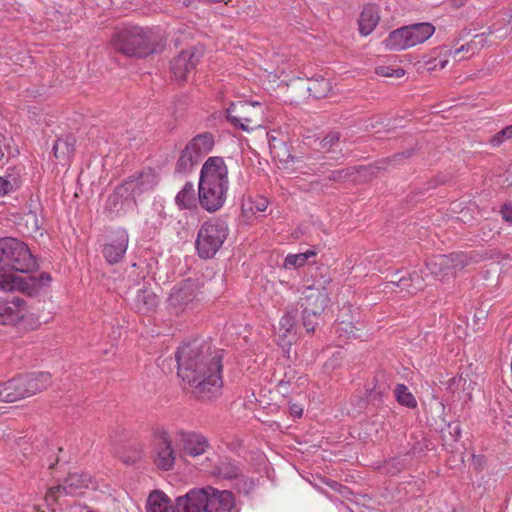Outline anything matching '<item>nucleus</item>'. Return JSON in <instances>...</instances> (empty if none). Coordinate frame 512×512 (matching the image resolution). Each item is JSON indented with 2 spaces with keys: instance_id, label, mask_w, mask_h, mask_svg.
Wrapping results in <instances>:
<instances>
[{
  "instance_id": "18",
  "label": "nucleus",
  "mask_w": 512,
  "mask_h": 512,
  "mask_svg": "<svg viewBox=\"0 0 512 512\" xmlns=\"http://www.w3.org/2000/svg\"><path fill=\"white\" fill-rule=\"evenodd\" d=\"M28 308L25 300L14 297L12 300H0V324L16 325L25 318Z\"/></svg>"
},
{
  "instance_id": "14",
  "label": "nucleus",
  "mask_w": 512,
  "mask_h": 512,
  "mask_svg": "<svg viewBox=\"0 0 512 512\" xmlns=\"http://www.w3.org/2000/svg\"><path fill=\"white\" fill-rule=\"evenodd\" d=\"M204 492L205 512H230L234 506V496L230 491L218 490L211 486L201 488Z\"/></svg>"
},
{
  "instance_id": "30",
  "label": "nucleus",
  "mask_w": 512,
  "mask_h": 512,
  "mask_svg": "<svg viewBox=\"0 0 512 512\" xmlns=\"http://www.w3.org/2000/svg\"><path fill=\"white\" fill-rule=\"evenodd\" d=\"M76 139L73 135H65L58 138L53 145L54 156L63 161H68L74 154Z\"/></svg>"
},
{
  "instance_id": "45",
  "label": "nucleus",
  "mask_w": 512,
  "mask_h": 512,
  "mask_svg": "<svg viewBox=\"0 0 512 512\" xmlns=\"http://www.w3.org/2000/svg\"><path fill=\"white\" fill-rule=\"evenodd\" d=\"M293 379L294 371L290 370L289 372H286L284 378L281 379L277 384L278 391L281 392L283 395L288 393V386Z\"/></svg>"
},
{
  "instance_id": "41",
  "label": "nucleus",
  "mask_w": 512,
  "mask_h": 512,
  "mask_svg": "<svg viewBox=\"0 0 512 512\" xmlns=\"http://www.w3.org/2000/svg\"><path fill=\"white\" fill-rule=\"evenodd\" d=\"M512 139V124L506 126L490 139V144L493 147H498L507 140Z\"/></svg>"
},
{
  "instance_id": "38",
  "label": "nucleus",
  "mask_w": 512,
  "mask_h": 512,
  "mask_svg": "<svg viewBox=\"0 0 512 512\" xmlns=\"http://www.w3.org/2000/svg\"><path fill=\"white\" fill-rule=\"evenodd\" d=\"M19 400V394L16 393V388L13 379L0 383V401L2 402H15Z\"/></svg>"
},
{
  "instance_id": "3",
  "label": "nucleus",
  "mask_w": 512,
  "mask_h": 512,
  "mask_svg": "<svg viewBox=\"0 0 512 512\" xmlns=\"http://www.w3.org/2000/svg\"><path fill=\"white\" fill-rule=\"evenodd\" d=\"M38 263L28 245L13 237L0 238V272L32 273Z\"/></svg>"
},
{
  "instance_id": "4",
  "label": "nucleus",
  "mask_w": 512,
  "mask_h": 512,
  "mask_svg": "<svg viewBox=\"0 0 512 512\" xmlns=\"http://www.w3.org/2000/svg\"><path fill=\"white\" fill-rule=\"evenodd\" d=\"M112 45L117 51L131 57H146L156 50L152 32L138 26L117 31Z\"/></svg>"
},
{
  "instance_id": "33",
  "label": "nucleus",
  "mask_w": 512,
  "mask_h": 512,
  "mask_svg": "<svg viewBox=\"0 0 512 512\" xmlns=\"http://www.w3.org/2000/svg\"><path fill=\"white\" fill-rule=\"evenodd\" d=\"M316 254V251L313 249H309L301 253L288 254L285 257L283 266L286 269L302 267L306 264L309 258L316 256Z\"/></svg>"
},
{
  "instance_id": "52",
  "label": "nucleus",
  "mask_w": 512,
  "mask_h": 512,
  "mask_svg": "<svg viewBox=\"0 0 512 512\" xmlns=\"http://www.w3.org/2000/svg\"><path fill=\"white\" fill-rule=\"evenodd\" d=\"M399 277L400 276H399L398 272L393 274L391 276V280L385 284L384 290H387V289H391L392 290L395 287V284L393 283V281H397Z\"/></svg>"
},
{
  "instance_id": "8",
  "label": "nucleus",
  "mask_w": 512,
  "mask_h": 512,
  "mask_svg": "<svg viewBox=\"0 0 512 512\" xmlns=\"http://www.w3.org/2000/svg\"><path fill=\"white\" fill-rule=\"evenodd\" d=\"M14 271H5L0 274V290L5 293L21 292L28 296L38 294L51 282L50 274L42 272L39 276L23 277Z\"/></svg>"
},
{
  "instance_id": "37",
  "label": "nucleus",
  "mask_w": 512,
  "mask_h": 512,
  "mask_svg": "<svg viewBox=\"0 0 512 512\" xmlns=\"http://www.w3.org/2000/svg\"><path fill=\"white\" fill-rule=\"evenodd\" d=\"M302 310V324L305 327L308 333L314 332L316 326L318 325V318L321 313H316L315 310L310 307L301 306Z\"/></svg>"
},
{
  "instance_id": "6",
  "label": "nucleus",
  "mask_w": 512,
  "mask_h": 512,
  "mask_svg": "<svg viewBox=\"0 0 512 512\" xmlns=\"http://www.w3.org/2000/svg\"><path fill=\"white\" fill-rule=\"evenodd\" d=\"M227 223L219 218L204 222L198 230L196 250L200 258L210 259L222 247L228 236Z\"/></svg>"
},
{
  "instance_id": "43",
  "label": "nucleus",
  "mask_w": 512,
  "mask_h": 512,
  "mask_svg": "<svg viewBox=\"0 0 512 512\" xmlns=\"http://www.w3.org/2000/svg\"><path fill=\"white\" fill-rule=\"evenodd\" d=\"M377 75L383 77H394L401 78L405 74V70L402 68H394L387 65H381L376 68Z\"/></svg>"
},
{
  "instance_id": "27",
  "label": "nucleus",
  "mask_w": 512,
  "mask_h": 512,
  "mask_svg": "<svg viewBox=\"0 0 512 512\" xmlns=\"http://www.w3.org/2000/svg\"><path fill=\"white\" fill-rule=\"evenodd\" d=\"M212 475L225 480L242 479L243 475L237 463L230 459L220 460L213 468Z\"/></svg>"
},
{
  "instance_id": "5",
  "label": "nucleus",
  "mask_w": 512,
  "mask_h": 512,
  "mask_svg": "<svg viewBox=\"0 0 512 512\" xmlns=\"http://www.w3.org/2000/svg\"><path fill=\"white\" fill-rule=\"evenodd\" d=\"M214 136L210 132L197 134L180 151L175 163L174 174L187 176L200 163L202 158L212 151Z\"/></svg>"
},
{
  "instance_id": "51",
  "label": "nucleus",
  "mask_w": 512,
  "mask_h": 512,
  "mask_svg": "<svg viewBox=\"0 0 512 512\" xmlns=\"http://www.w3.org/2000/svg\"><path fill=\"white\" fill-rule=\"evenodd\" d=\"M5 142V138L0 135V165H4L5 163V151L3 149V146Z\"/></svg>"
},
{
  "instance_id": "11",
  "label": "nucleus",
  "mask_w": 512,
  "mask_h": 512,
  "mask_svg": "<svg viewBox=\"0 0 512 512\" xmlns=\"http://www.w3.org/2000/svg\"><path fill=\"white\" fill-rule=\"evenodd\" d=\"M91 483V476L87 473H70L63 484L49 488L46 494L47 502H55L61 495L75 496L83 489L88 488Z\"/></svg>"
},
{
  "instance_id": "32",
  "label": "nucleus",
  "mask_w": 512,
  "mask_h": 512,
  "mask_svg": "<svg viewBox=\"0 0 512 512\" xmlns=\"http://www.w3.org/2000/svg\"><path fill=\"white\" fill-rule=\"evenodd\" d=\"M176 204L183 209H191L196 205L195 189L192 182H186L175 197Z\"/></svg>"
},
{
  "instance_id": "2",
  "label": "nucleus",
  "mask_w": 512,
  "mask_h": 512,
  "mask_svg": "<svg viewBox=\"0 0 512 512\" xmlns=\"http://www.w3.org/2000/svg\"><path fill=\"white\" fill-rule=\"evenodd\" d=\"M229 190L228 167L222 157H209L202 165L198 183V199L201 207L215 212L226 202Z\"/></svg>"
},
{
  "instance_id": "22",
  "label": "nucleus",
  "mask_w": 512,
  "mask_h": 512,
  "mask_svg": "<svg viewBox=\"0 0 512 512\" xmlns=\"http://www.w3.org/2000/svg\"><path fill=\"white\" fill-rule=\"evenodd\" d=\"M204 492L201 488L189 490L185 495L179 496L176 501V512H205Z\"/></svg>"
},
{
  "instance_id": "15",
  "label": "nucleus",
  "mask_w": 512,
  "mask_h": 512,
  "mask_svg": "<svg viewBox=\"0 0 512 512\" xmlns=\"http://www.w3.org/2000/svg\"><path fill=\"white\" fill-rule=\"evenodd\" d=\"M177 441L184 454L190 457L203 455L211 448L208 439L194 431H179Z\"/></svg>"
},
{
  "instance_id": "29",
  "label": "nucleus",
  "mask_w": 512,
  "mask_h": 512,
  "mask_svg": "<svg viewBox=\"0 0 512 512\" xmlns=\"http://www.w3.org/2000/svg\"><path fill=\"white\" fill-rule=\"evenodd\" d=\"M379 14L374 5H367L363 8L359 18V32L362 36L372 33L379 22Z\"/></svg>"
},
{
  "instance_id": "9",
  "label": "nucleus",
  "mask_w": 512,
  "mask_h": 512,
  "mask_svg": "<svg viewBox=\"0 0 512 512\" xmlns=\"http://www.w3.org/2000/svg\"><path fill=\"white\" fill-rule=\"evenodd\" d=\"M227 119L241 130L250 132L261 127L264 110L259 102L240 101L226 109Z\"/></svg>"
},
{
  "instance_id": "34",
  "label": "nucleus",
  "mask_w": 512,
  "mask_h": 512,
  "mask_svg": "<svg viewBox=\"0 0 512 512\" xmlns=\"http://www.w3.org/2000/svg\"><path fill=\"white\" fill-rule=\"evenodd\" d=\"M395 398L397 402L405 406L407 408H415L417 406V401L414 395L409 391L406 385L397 384L394 390Z\"/></svg>"
},
{
  "instance_id": "19",
  "label": "nucleus",
  "mask_w": 512,
  "mask_h": 512,
  "mask_svg": "<svg viewBox=\"0 0 512 512\" xmlns=\"http://www.w3.org/2000/svg\"><path fill=\"white\" fill-rule=\"evenodd\" d=\"M467 265V257L462 253H453L450 255H438L426 263L427 270L431 274H438L444 270L458 271Z\"/></svg>"
},
{
  "instance_id": "25",
  "label": "nucleus",
  "mask_w": 512,
  "mask_h": 512,
  "mask_svg": "<svg viewBox=\"0 0 512 512\" xmlns=\"http://www.w3.org/2000/svg\"><path fill=\"white\" fill-rule=\"evenodd\" d=\"M159 299L156 293L151 289L141 288L133 298L132 307L141 314H147L154 311L158 306Z\"/></svg>"
},
{
  "instance_id": "55",
  "label": "nucleus",
  "mask_w": 512,
  "mask_h": 512,
  "mask_svg": "<svg viewBox=\"0 0 512 512\" xmlns=\"http://www.w3.org/2000/svg\"><path fill=\"white\" fill-rule=\"evenodd\" d=\"M57 461H58V460H56L55 462L51 463V464L49 465V468H53V467L56 465Z\"/></svg>"
},
{
  "instance_id": "10",
  "label": "nucleus",
  "mask_w": 512,
  "mask_h": 512,
  "mask_svg": "<svg viewBox=\"0 0 512 512\" xmlns=\"http://www.w3.org/2000/svg\"><path fill=\"white\" fill-rule=\"evenodd\" d=\"M200 300L198 283L187 279L172 289L168 304L176 313H180L198 308Z\"/></svg>"
},
{
  "instance_id": "53",
  "label": "nucleus",
  "mask_w": 512,
  "mask_h": 512,
  "mask_svg": "<svg viewBox=\"0 0 512 512\" xmlns=\"http://www.w3.org/2000/svg\"><path fill=\"white\" fill-rule=\"evenodd\" d=\"M456 6H463L468 0H451Z\"/></svg>"
},
{
  "instance_id": "20",
  "label": "nucleus",
  "mask_w": 512,
  "mask_h": 512,
  "mask_svg": "<svg viewBox=\"0 0 512 512\" xmlns=\"http://www.w3.org/2000/svg\"><path fill=\"white\" fill-rule=\"evenodd\" d=\"M200 54L195 49L182 51L171 62V71L178 81H184L187 74L192 71L199 62Z\"/></svg>"
},
{
  "instance_id": "35",
  "label": "nucleus",
  "mask_w": 512,
  "mask_h": 512,
  "mask_svg": "<svg viewBox=\"0 0 512 512\" xmlns=\"http://www.w3.org/2000/svg\"><path fill=\"white\" fill-rule=\"evenodd\" d=\"M330 88L329 81L323 77L310 81L307 86L310 95L316 99L325 97L330 91Z\"/></svg>"
},
{
  "instance_id": "28",
  "label": "nucleus",
  "mask_w": 512,
  "mask_h": 512,
  "mask_svg": "<svg viewBox=\"0 0 512 512\" xmlns=\"http://www.w3.org/2000/svg\"><path fill=\"white\" fill-rule=\"evenodd\" d=\"M464 49H465L464 45H462L460 48L455 49V50H452L447 47L436 48L434 50V54L436 56L427 62V69L430 71L444 69L449 62V58L456 57Z\"/></svg>"
},
{
  "instance_id": "24",
  "label": "nucleus",
  "mask_w": 512,
  "mask_h": 512,
  "mask_svg": "<svg viewBox=\"0 0 512 512\" xmlns=\"http://www.w3.org/2000/svg\"><path fill=\"white\" fill-rule=\"evenodd\" d=\"M330 292L327 287L309 286L305 295V302L301 306L310 307L316 313H322L330 301Z\"/></svg>"
},
{
  "instance_id": "44",
  "label": "nucleus",
  "mask_w": 512,
  "mask_h": 512,
  "mask_svg": "<svg viewBox=\"0 0 512 512\" xmlns=\"http://www.w3.org/2000/svg\"><path fill=\"white\" fill-rule=\"evenodd\" d=\"M248 209L253 213L264 212L268 207V200L264 197H257L256 199L249 201Z\"/></svg>"
},
{
  "instance_id": "36",
  "label": "nucleus",
  "mask_w": 512,
  "mask_h": 512,
  "mask_svg": "<svg viewBox=\"0 0 512 512\" xmlns=\"http://www.w3.org/2000/svg\"><path fill=\"white\" fill-rule=\"evenodd\" d=\"M20 186L19 177L13 174H8L0 177V196L8 195Z\"/></svg>"
},
{
  "instance_id": "1",
  "label": "nucleus",
  "mask_w": 512,
  "mask_h": 512,
  "mask_svg": "<svg viewBox=\"0 0 512 512\" xmlns=\"http://www.w3.org/2000/svg\"><path fill=\"white\" fill-rule=\"evenodd\" d=\"M222 351L209 341L194 339L177 350V374L195 397L210 400L220 394L223 386Z\"/></svg>"
},
{
  "instance_id": "48",
  "label": "nucleus",
  "mask_w": 512,
  "mask_h": 512,
  "mask_svg": "<svg viewBox=\"0 0 512 512\" xmlns=\"http://www.w3.org/2000/svg\"><path fill=\"white\" fill-rule=\"evenodd\" d=\"M142 457V453L140 450H135L133 456H123V462L127 465H132L140 460Z\"/></svg>"
},
{
  "instance_id": "16",
  "label": "nucleus",
  "mask_w": 512,
  "mask_h": 512,
  "mask_svg": "<svg viewBox=\"0 0 512 512\" xmlns=\"http://www.w3.org/2000/svg\"><path fill=\"white\" fill-rule=\"evenodd\" d=\"M136 206V201L122 183L107 197L104 209L111 216H114L118 215L120 212H126L134 209Z\"/></svg>"
},
{
  "instance_id": "39",
  "label": "nucleus",
  "mask_w": 512,
  "mask_h": 512,
  "mask_svg": "<svg viewBox=\"0 0 512 512\" xmlns=\"http://www.w3.org/2000/svg\"><path fill=\"white\" fill-rule=\"evenodd\" d=\"M24 221L30 233L38 232L44 223V218L36 211H29L24 215Z\"/></svg>"
},
{
  "instance_id": "12",
  "label": "nucleus",
  "mask_w": 512,
  "mask_h": 512,
  "mask_svg": "<svg viewBox=\"0 0 512 512\" xmlns=\"http://www.w3.org/2000/svg\"><path fill=\"white\" fill-rule=\"evenodd\" d=\"M51 376L47 372L30 373L13 378L19 400L30 397L50 384Z\"/></svg>"
},
{
  "instance_id": "54",
  "label": "nucleus",
  "mask_w": 512,
  "mask_h": 512,
  "mask_svg": "<svg viewBox=\"0 0 512 512\" xmlns=\"http://www.w3.org/2000/svg\"><path fill=\"white\" fill-rule=\"evenodd\" d=\"M454 433H455V435H456L457 437H459V436H460V429H459V426H458V425H456V426L454 427Z\"/></svg>"
},
{
  "instance_id": "47",
  "label": "nucleus",
  "mask_w": 512,
  "mask_h": 512,
  "mask_svg": "<svg viewBox=\"0 0 512 512\" xmlns=\"http://www.w3.org/2000/svg\"><path fill=\"white\" fill-rule=\"evenodd\" d=\"M336 330L337 332L345 331L349 336L352 335L353 337H356V334L354 333V326L351 323L342 322L336 327Z\"/></svg>"
},
{
  "instance_id": "46",
  "label": "nucleus",
  "mask_w": 512,
  "mask_h": 512,
  "mask_svg": "<svg viewBox=\"0 0 512 512\" xmlns=\"http://www.w3.org/2000/svg\"><path fill=\"white\" fill-rule=\"evenodd\" d=\"M288 158L290 159L291 162L297 163L298 164L297 168L302 170L303 173H306L305 169H308V170L312 171L314 174H318V173H323L324 172L322 170V166L318 167V168H315V169L311 168V167H307V165L299 157L290 155Z\"/></svg>"
},
{
  "instance_id": "7",
  "label": "nucleus",
  "mask_w": 512,
  "mask_h": 512,
  "mask_svg": "<svg viewBox=\"0 0 512 512\" xmlns=\"http://www.w3.org/2000/svg\"><path fill=\"white\" fill-rule=\"evenodd\" d=\"M435 32V27L429 22L414 23L389 33L384 40L387 49L401 51L427 41Z\"/></svg>"
},
{
  "instance_id": "23",
  "label": "nucleus",
  "mask_w": 512,
  "mask_h": 512,
  "mask_svg": "<svg viewBox=\"0 0 512 512\" xmlns=\"http://www.w3.org/2000/svg\"><path fill=\"white\" fill-rule=\"evenodd\" d=\"M298 315V309L290 307L279 321V341L280 345L290 347L296 339L295 320Z\"/></svg>"
},
{
  "instance_id": "13",
  "label": "nucleus",
  "mask_w": 512,
  "mask_h": 512,
  "mask_svg": "<svg viewBox=\"0 0 512 512\" xmlns=\"http://www.w3.org/2000/svg\"><path fill=\"white\" fill-rule=\"evenodd\" d=\"M129 234L123 228L112 231L107 242L103 245L102 253L109 264L120 262L128 248Z\"/></svg>"
},
{
  "instance_id": "31",
  "label": "nucleus",
  "mask_w": 512,
  "mask_h": 512,
  "mask_svg": "<svg viewBox=\"0 0 512 512\" xmlns=\"http://www.w3.org/2000/svg\"><path fill=\"white\" fill-rule=\"evenodd\" d=\"M423 281L424 279L421 274L414 271L408 277L401 276L397 281H393V283L395 284V287L400 289V291H406L413 294L424 288L425 284Z\"/></svg>"
},
{
  "instance_id": "26",
  "label": "nucleus",
  "mask_w": 512,
  "mask_h": 512,
  "mask_svg": "<svg viewBox=\"0 0 512 512\" xmlns=\"http://www.w3.org/2000/svg\"><path fill=\"white\" fill-rule=\"evenodd\" d=\"M147 512H176V502L173 504L171 499L162 491L155 490L148 496L146 502Z\"/></svg>"
},
{
  "instance_id": "40",
  "label": "nucleus",
  "mask_w": 512,
  "mask_h": 512,
  "mask_svg": "<svg viewBox=\"0 0 512 512\" xmlns=\"http://www.w3.org/2000/svg\"><path fill=\"white\" fill-rule=\"evenodd\" d=\"M355 174L354 167L343 168L339 170L331 171L328 175V179L333 182H344Z\"/></svg>"
},
{
  "instance_id": "49",
  "label": "nucleus",
  "mask_w": 512,
  "mask_h": 512,
  "mask_svg": "<svg viewBox=\"0 0 512 512\" xmlns=\"http://www.w3.org/2000/svg\"><path fill=\"white\" fill-rule=\"evenodd\" d=\"M290 414L295 418H300L303 414V408L298 404H292L290 406Z\"/></svg>"
},
{
  "instance_id": "50",
  "label": "nucleus",
  "mask_w": 512,
  "mask_h": 512,
  "mask_svg": "<svg viewBox=\"0 0 512 512\" xmlns=\"http://www.w3.org/2000/svg\"><path fill=\"white\" fill-rule=\"evenodd\" d=\"M502 217L504 220L508 221V222H512V206L511 207H505L503 210H502Z\"/></svg>"
},
{
  "instance_id": "17",
  "label": "nucleus",
  "mask_w": 512,
  "mask_h": 512,
  "mask_svg": "<svg viewBox=\"0 0 512 512\" xmlns=\"http://www.w3.org/2000/svg\"><path fill=\"white\" fill-rule=\"evenodd\" d=\"M134 200L141 194L153 190L158 184V175L152 169H145L137 176H131L123 183Z\"/></svg>"
},
{
  "instance_id": "42",
  "label": "nucleus",
  "mask_w": 512,
  "mask_h": 512,
  "mask_svg": "<svg viewBox=\"0 0 512 512\" xmlns=\"http://www.w3.org/2000/svg\"><path fill=\"white\" fill-rule=\"evenodd\" d=\"M340 141L339 132L332 131L328 133L319 143L320 149L323 151H330L332 147L338 145Z\"/></svg>"
},
{
  "instance_id": "21",
  "label": "nucleus",
  "mask_w": 512,
  "mask_h": 512,
  "mask_svg": "<svg viewBox=\"0 0 512 512\" xmlns=\"http://www.w3.org/2000/svg\"><path fill=\"white\" fill-rule=\"evenodd\" d=\"M156 453V466L166 471L172 469L175 456L166 432H161L156 438Z\"/></svg>"
}]
</instances>
